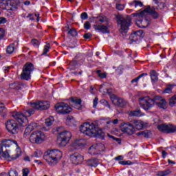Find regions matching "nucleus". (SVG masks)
<instances>
[{"label": "nucleus", "mask_w": 176, "mask_h": 176, "mask_svg": "<svg viewBox=\"0 0 176 176\" xmlns=\"http://www.w3.org/2000/svg\"><path fill=\"white\" fill-rule=\"evenodd\" d=\"M6 129L11 134H17L19 131V124L14 120H8L6 122Z\"/></svg>", "instance_id": "13"}, {"label": "nucleus", "mask_w": 176, "mask_h": 176, "mask_svg": "<svg viewBox=\"0 0 176 176\" xmlns=\"http://www.w3.org/2000/svg\"><path fill=\"white\" fill-rule=\"evenodd\" d=\"M24 86L25 85L20 82H15L10 84V89H13L14 90H21Z\"/></svg>", "instance_id": "23"}, {"label": "nucleus", "mask_w": 176, "mask_h": 176, "mask_svg": "<svg viewBox=\"0 0 176 176\" xmlns=\"http://www.w3.org/2000/svg\"><path fill=\"white\" fill-rule=\"evenodd\" d=\"M63 153L60 150H49L44 153L43 159L49 166H56L61 160Z\"/></svg>", "instance_id": "1"}, {"label": "nucleus", "mask_w": 176, "mask_h": 176, "mask_svg": "<svg viewBox=\"0 0 176 176\" xmlns=\"http://www.w3.org/2000/svg\"><path fill=\"white\" fill-rule=\"evenodd\" d=\"M119 164H122V166H131L133 164V162L131 161H120Z\"/></svg>", "instance_id": "46"}, {"label": "nucleus", "mask_w": 176, "mask_h": 176, "mask_svg": "<svg viewBox=\"0 0 176 176\" xmlns=\"http://www.w3.org/2000/svg\"><path fill=\"white\" fill-rule=\"evenodd\" d=\"M123 159H124L123 155H118L114 158V160L119 161V160H123Z\"/></svg>", "instance_id": "64"}, {"label": "nucleus", "mask_w": 176, "mask_h": 176, "mask_svg": "<svg viewBox=\"0 0 176 176\" xmlns=\"http://www.w3.org/2000/svg\"><path fill=\"white\" fill-rule=\"evenodd\" d=\"M32 44L34 47H38L39 46V41L35 38L32 40Z\"/></svg>", "instance_id": "53"}, {"label": "nucleus", "mask_w": 176, "mask_h": 176, "mask_svg": "<svg viewBox=\"0 0 176 176\" xmlns=\"http://www.w3.org/2000/svg\"><path fill=\"white\" fill-rule=\"evenodd\" d=\"M174 87V85H168L164 90V93H168L170 94V93L173 92V88Z\"/></svg>", "instance_id": "43"}, {"label": "nucleus", "mask_w": 176, "mask_h": 176, "mask_svg": "<svg viewBox=\"0 0 176 176\" xmlns=\"http://www.w3.org/2000/svg\"><path fill=\"white\" fill-rule=\"evenodd\" d=\"M6 52L8 54H12L14 52V43L10 44L6 50Z\"/></svg>", "instance_id": "34"}, {"label": "nucleus", "mask_w": 176, "mask_h": 176, "mask_svg": "<svg viewBox=\"0 0 176 176\" xmlns=\"http://www.w3.org/2000/svg\"><path fill=\"white\" fill-rule=\"evenodd\" d=\"M6 21H8L6 20V18L0 17V24H5V23H6Z\"/></svg>", "instance_id": "63"}, {"label": "nucleus", "mask_w": 176, "mask_h": 176, "mask_svg": "<svg viewBox=\"0 0 176 176\" xmlns=\"http://www.w3.org/2000/svg\"><path fill=\"white\" fill-rule=\"evenodd\" d=\"M61 127L57 128L58 131V144L60 146H65L72 138V133L68 131H63L60 132Z\"/></svg>", "instance_id": "6"}, {"label": "nucleus", "mask_w": 176, "mask_h": 176, "mask_svg": "<svg viewBox=\"0 0 176 176\" xmlns=\"http://www.w3.org/2000/svg\"><path fill=\"white\" fill-rule=\"evenodd\" d=\"M107 135L109 138H111L112 140H113V141H116L118 144H122V140H120L119 138H115L109 134H107Z\"/></svg>", "instance_id": "48"}, {"label": "nucleus", "mask_w": 176, "mask_h": 176, "mask_svg": "<svg viewBox=\"0 0 176 176\" xmlns=\"http://www.w3.org/2000/svg\"><path fill=\"white\" fill-rule=\"evenodd\" d=\"M133 124L134 126L138 129V130H141L144 127V124H142V121L140 120H134L133 121Z\"/></svg>", "instance_id": "28"}, {"label": "nucleus", "mask_w": 176, "mask_h": 176, "mask_svg": "<svg viewBox=\"0 0 176 176\" xmlns=\"http://www.w3.org/2000/svg\"><path fill=\"white\" fill-rule=\"evenodd\" d=\"M133 3L135 4V8H138V6L140 8H142V6H144V3H142V2L140 1L134 0L133 3H131V5H133Z\"/></svg>", "instance_id": "39"}, {"label": "nucleus", "mask_w": 176, "mask_h": 176, "mask_svg": "<svg viewBox=\"0 0 176 176\" xmlns=\"http://www.w3.org/2000/svg\"><path fill=\"white\" fill-rule=\"evenodd\" d=\"M144 76H148V73H143L140 74L138 77H136L135 78L131 80V83H134V82L138 83V80H140L141 78H144Z\"/></svg>", "instance_id": "30"}, {"label": "nucleus", "mask_w": 176, "mask_h": 176, "mask_svg": "<svg viewBox=\"0 0 176 176\" xmlns=\"http://www.w3.org/2000/svg\"><path fill=\"white\" fill-rule=\"evenodd\" d=\"M31 131H32L28 126V127L25 129V132H24V137H28V135H30V133H31Z\"/></svg>", "instance_id": "52"}, {"label": "nucleus", "mask_w": 176, "mask_h": 176, "mask_svg": "<svg viewBox=\"0 0 176 176\" xmlns=\"http://www.w3.org/2000/svg\"><path fill=\"white\" fill-rule=\"evenodd\" d=\"M43 153L40 150H36L34 153L32 155V157H42Z\"/></svg>", "instance_id": "40"}, {"label": "nucleus", "mask_w": 176, "mask_h": 176, "mask_svg": "<svg viewBox=\"0 0 176 176\" xmlns=\"http://www.w3.org/2000/svg\"><path fill=\"white\" fill-rule=\"evenodd\" d=\"M121 131H122V133H126L129 135H132V134H134L135 131L134 126L130 122H124L122 124Z\"/></svg>", "instance_id": "18"}, {"label": "nucleus", "mask_w": 176, "mask_h": 176, "mask_svg": "<svg viewBox=\"0 0 176 176\" xmlns=\"http://www.w3.org/2000/svg\"><path fill=\"white\" fill-rule=\"evenodd\" d=\"M96 19L100 23H105V25H94L93 28L95 31H98L102 34H109V30H108L109 28V19L108 17L107 16H99Z\"/></svg>", "instance_id": "4"}, {"label": "nucleus", "mask_w": 176, "mask_h": 176, "mask_svg": "<svg viewBox=\"0 0 176 176\" xmlns=\"http://www.w3.org/2000/svg\"><path fill=\"white\" fill-rule=\"evenodd\" d=\"M139 23H140L144 28L148 27L149 25V20L145 19L144 20H138Z\"/></svg>", "instance_id": "35"}, {"label": "nucleus", "mask_w": 176, "mask_h": 176, "mask_svg": "<svg viewBox=\"0 0 176 176\" xmlns=\"http://www.w3.org/2000/svg\"><path fill=\"white\" fill-rule=\"evenodd\" d=\"M69 35H71V36H78V32L76 29H70L68 32Z\"/></svg>", "instance_id": "41"}, {"label": "nucleus", "mask_w": 176, "mask_h": 176, "mask_svg": "<svg viewBox=\"0 0 176 176\" xmlns=\"http://www.w3.org/2000/svg\"><path fill=\"white\" fill-rule=\"evenodd\" d=\"M157 129H158L160 131H163L164 133H168V134L176 133V126L171 124H162L161 125H158L157 126Z\"/></svg>", "instance_id": "15"}, {"label": "nucleus", "mask_w": 176, "mask_h": 176, "mask_svg": "<svg viewBox=\"0 0 176 176\" xmlns=\"http://www.w3.org/2000/svg\"><path fill=\"white\" fill-rule=\"evenodd\" d=\"M110 98L113 104L114 105H117V107H120L121 108H124L126 105H127V101L126 100L122 98H118L116 96L115 94H111L110 96Z\"/></svg>", "instance_id": "17"}, {"label": "nucleus", "mask_w": 176, "mask_h": 176, "mask_svg": "<svg viewBox=\"0 0 176 176\" xmlns=\"http://www.w3.org/2000/svg\"><path fill=\"white\" fill-rule=\"evenodd\" d=\"M78 65V62L75 60H72L69 63V66L72 67V68H75Z\"/></svg>", "instance_id": "55"}, {"label": "nucleus", "mask_w": 176, "mask_h": 176, "mask_svg": "<svg viewBox=\"0 0 176 176\" xmlns=\"http://www.w3.org/2000/svg\"><path fill=\"white\" fill-rule=\"evenodd\" d=\"M97 135L98 137H100V138H104V137H105V133L101 129L97 130V125H96V133L95 137Z\"/></svg>", "instance_id": "38"}, {"label": "nucleus", "mask_w": 176, "mask_h": 176, "mask_svg": "<svg viewBox=\"0 0 176 176\" xmlns=\"http://www.w3.org/2000/svg\"><path fill=\"white\" fill-rule=\"evenodd\" d=\"M83 160L82 155L78 153L70 155V160L73 164H80L83 162Z\"/></svg>", "instance_id": "19"}, {"label": "nucleus", "mask_w": 176, "mask_h": 176, "mask_svg": "<svg viewBox=\"0 0 176 176\" xmlns=\"http://www.w3.org/2000/svg\"><path fill=\"white\" fill-rule=\"evenodd\" d=\"M17 145V142L12 140H4L0 143V153L4 159H9V153L8 152V148H10L11 145Z\"/></svg>", "instance_id": "8"}, {"label": "nucleus", "mask_w": 176, "mask_h": 176, "mask_svg": "<svg viewBox=\"0 0 176 176\" xmlns=\"http://www.w3.org/2000/svg\"><path fill=\"white\" fill-rule=\"evenodd\" d=\"M91 36H93V35L90 32L84 34L85 39H91Z\"/></svg>", "instance_id": "57"}, {"label": "nucleus", "mask_w": 176, "mask_h": 176, "mask_svg": "<svg viewBox=\"0 0 176 176\" xmlns=\"http://www.w3.org/2000/svg\"><path fill=\"white\" fill-rule=\"evenodd\" d=\"M26 17L27 19H29V20H31L32 21H34V20H35V17H37V21H39V14H28Z\"/></svg>", "instance_id": "33"}, {"label": "nucleus", "mask_w": 176, "mask_h": 176, "mask_svg": "<svg viewBox=\"0 0 176 176\" xmlns=\"http://www.w3.org/2000/svg\"><path fill=\"white\" fill-rule=\"evenodd\" d=\"M129 116H137V117L142 116V113L141 112V109L140 108H137L135 110L130 111Z\"/></svg>", "instance_id": "26"}, {"label": "nucleus", "mask_w": 176, "mask_h": 176, "mask_svg": "<svg viewBox=\"0 0 176 176\" xmlns=\"http://www.w3.org/2000/svg\"><path fill=\"white\" fill-rule=\"evenodd\" d=\"M148 14H151L154 20H156V19H159V13L156 12V10H155V8H151L150 6L147 7L143 11L139 13L136 12L132 14V16L138 17H145V16H146Z\"/></svg>", "instance_id": "10"}, {"label": "nucleus", "mask_w": 176, "mask_h": 176, "mask_svg": "<svg viewBox=\"0 0 176 176\" xmlns=\"http://www.w3.org/2000/svg\"><path fill=\"white\" fill-rule=\"evenodd\" d=\"M80 131L89 137H96L97 125L94 122H85L80 126Z\"/></svg>", "instance_id": "5"}, {"label": "nucleus", "mask_w": 176, "mask_h": 176, "mask_svg": "<svg viewBox=\"0 0 176 176\" xmlns=\"http://www.w3.org/2000/svg\"><path fill=\"white\" fill-rule=\"evenodd\" d=\"M97 104H98V98H95L93 101V108H97Z\"/></svg>", "instance_id": "59"}, {"label": "nucleus", "mask_w": 176, "mask_h": 176, "mask_svg": "<svg viewBox=\"0 0 176 176\" xmlns=\"http://www.w3.org/2000/svg\"><path fill=\"white\" fill-rule=\"evenodd\" d=\"M144 36V31L138 30L131 34L129 36V40L131 41V43H137L142 41Z\"/></svg>", "instance_id": "16"}, {"label": "nucleus", "mask_w": 176, "mask_h": 176, "mask_svg": "<svg viewBox=\"0 0 176 176\" xmlns=\"http://www.w3.org/2000/svg\"><path fill=\"white\" fill-rule=\"evenodd\" d=\"M32 108L38 109L39 111H45L50 108V102L49 101H40L31 103Z\"/></svg>", "instance_id": "14"}, {"label": "nucleus", "mask_w": 176, "mask_h": 176, "mask_svg": "<svg viewBox=\"0 0 176 176\" xmlns=\"http://www.w3.org/2000/svg\"><path fill=\"white\" fill-rule=\"evenodd\" d=\"M45 140V133L41 131H33L30 137V142L32 144H42Z\"/></svg>", "instance_id": "11"}, {"label": "nucleus", "mask_w": 176, "mask_h": 176, "mask_svg": "<svg viewBox=\"0 0 176 176\" xmlns=\"http://www.w3.org/2000/svg\"><path fill=\"white\" fill-rule=\"evenodd\" d=\"M28 174H30V169L24 168L23 170V176H28Z\"/></svg>", "instance_id": "58"}, {"label": "nucleus", "mask_w": 176, "mask_h": 176, "mask_svg": "<svg viewBox=\"0 0 176 176\" xmlns=\"http://www.w3.org/2000/svg\"><path fill=\"white\" fill-rule=\"evenodd\" d=\"M139 104L143 109L148 111L151 108H153L155 105V98H150L149 96L140 98Z\"/></svg>", "instance_id": "9"}, {"label": "nucleus", "mask_w": 176, "mask_h": 176, "mask_svg": "<svg viewBox=\"0 0 176 176\" xmlns=\"http://www.w3.org/2000/svg\"><path fill=\"white\" fill-rule=\"evenodd\" d=\"M116 8L118 10H123L124 9V5L120 3H116Z\"/></svg>", "instance_id": "49"}, {"label": "nucleus", "mask_w": 176, "mask_h": 176, "mask_svg": "<svg viewBox=\"0 0 176 176\" xmlns=\"http://www.w3.org/2000/svg\"><path fill=\"white\" fill-rule=\"evenodd\" d=\"M97 74L98 76H100V78H107V74L101 73V70H98Z\"/></svg>", "instance_id": "54"}, {"label": "nucleus", "mask_w": 176, "mask_h": 176, "mask_svg": "<svg viewBox=\"0 0 176 176\" xmlns=\"http://www.w3.org/2000/svg\"><path fill=\"white\" fill-rule=\"evenodd\" d=\"M55 109L58 113L61 115H67L72 112V108L68 105V104L65 102H60L55 105Z\"/></svg>", "instance_id": "12"}, {"label": "nucleus", "mask_w": 176, "mask_h": 176, "mask_svg": "<svg viewBox=\"0 0 176 176\" xmlns=\"http://www.w3.org/2000/svg\"><path fill=\"white\" fill-rule=\"evenodd\" d=\"M49 49H50V46H49V45H45L41 56H45V54H47L49 52Z\"/></svg>", "instance_id": "45"}, {"label": "nucleus", "mask_w": 176, "mask_h": 176, "mask_svg": "<svg viewBox=\"0 0 176 176\" xmlns=\"http://www.w3.org/2000/svg\"><path fill=\"white\" fill-rule=\"evenodd\" d=\"M80 19L82 20H87V19H89V15H87V12H82V13H81Z\"/></svg>", "instance_id": "50"}, {"label": "nucleus", "mask_w": 176, "mask_h": 176, "mask_svg": "<svg viewBox=\"0 0 176 176\" xmlns=\"http://www.w3.org/2000/svg\"><path fill=\"white\" fill-rule=\"evenodd\" d=\"M99 164H100V160L98 158L93 157L86 161V165L88 166V167L96 168Z\"/></svg>", "instance_id": "20"}, {"label": "nucleus", "mask_w": 176, "mask_h": 176, "mask_svg": "<svg viewBox=\"0 0 176 176\" xmlns=\"http://www.w3.org/2000/svg\"><path fill=\"white\" fill-rule=\"evenodd\" d=\"M136 135H138V136L142 135V137H144L145 138H149L152 137V133L148 130L140 131L136 133Z\"/></svg>", "instance_id": "24"}, {"label": "nucleus", "mask_w": 176, "mask_h": 176, "mask_svg": "<svg viewBox=\"0 0 176 176\" xmlns=\"http://www.w3.org/2000/svg\"><path fill=\"white\" fill-rule=\"evenodd\" d=\"M54 122V118L53 117H50L45 120V124L49 127L53 124Z\"/></svg>", "instance_id": "36"}, {"label": "nucleus", "mask_w": 176, "mask_h": 176, "mask_svg": "<svg viewBox=\"0 0 176 176\" xmlns=\"http://www.w3.org/2000/svg\"><path fill=\"white\" fill-rule=\"evenodd\" d=\"M170 174H171V170L168 169V170H165L163 171H159L157 173V176H167V175H170Z\"/></svg>", "instance_id": "29"}, {"label": "nucleus", "mask_w": 176, "mask_h": 176, "mask_svg": "<svg viewBox=\"0 0 176 176\" xmlns=\"http://www.w3.org/2000/svg\"><path fill=\"white\" fill-rule=\"evenodd\" d=\"M170 107H175L176 105V94L169 98Z\"/></svg>", "instance_id": "31"}, {"label": "nucleus", "mask_w": 176, "mask_h": 176, "mask_svg": "<svg viewBox=\"0 0 176 176\" xmlns=\"http://www.w3.org/2000/svg\"><path fill=\"white\" fill-rule=\"evenodd\" d=\"M107 123V124H109V123H113V124H118V123H119V120L115 119L113 120H109Z\"/></svg>", "instance_id": "60"}, {"label": "nucleus", "mask_w": 176, "mask_h": 176, "mask_svg": "<svg viewBox=\"0 0 176 176\" xmlns=\"http://www.w3.org/2000/svg\"><path fill=\"white\" fill-rule=\"evenodd\" d=\"M75 146H83V143H82V140H76L74 143Z\"/></svg>", "instance_id": "56"}, {"label": "nucleus", "mask_w": 176, "mask_h": 176, "mask_svg": "<svg viewBox=\"0 0 176 176\" xmlns=\"http://www.w3.org/2000/svg\"><path fill=\"white\" fill-rule=\"evenodd\" d=\"M72 107H73L74 108H75L76 109H79V110H80V109H82V103H80V105L78 104H72Z\"/></svg>", "instance_id": "62"}, {"label": "nucleus", "mask_w": 176, "mask_h": 176, "mask_svg": "<svg viewBox=\"0 0 176 176\" xmlns=\"http://www.w3.org/2000/svg\"><path fill=\"white\" fill-rule=\"evenodd\" d=\"M9 5H10V0H2V1L0 2V9L8 10Z\"/></svg>", "instance_id": "25"}, {"label": "nucleus", "mask_w": 176, "mask_h": 176, "mask_svg": "<svg viewBox=\"0 0 176 176\" xmlns=\"http://www.w3.org/2000/svg\"><path fill=\"white\" fill-rule=\"evenodd\" d=\"M28 127L31 129V131H32L33 130H35V129H36V127H38V124H36V122H32L28 125Z\"/></svg>", "instance_id": "44"}, {"label": "nucleus", "mask_w": 176, "mask_h": 176, "mask_svg": "<svg viewBox=\"0 0 176 176\" xmlns=\"http://www.w3.org/2000/svg\"><path fill=\"white\" fill-rule=\"evenodd\" d=\"M84 28L85 30H90V28H91V24H90V22L85 21L84 23Z\"/></svg>", "instance_id": "51"}, {"label": "nucleus", "mask_w": 176, "mask_h": 176, "mask_svg": "<svg viewBox=\"0 0 176 176\" xmlns=\"http://www.w3.org/2000/svg\"><path fill=\"white\" fill-rule=\"evenodd\" d=\"M34 64L30 62L26 63L23 67L20 78L22 80H30L31 79V74L34 72Z\"/></svg>", "instance_id": "7"}, {"label": "nucleus", "mask_w": 176, "mask_h": 176, "mask_svg": "<svg viewBox=\"0 0 176 176\" xmlns=\"http://www.w3.org/2000/svg\"><path fill=\"white\" fill-rule=\"evenodd\" d=\"M17 9H18L17 4L14 3V2L10 0V4H9L8 10H17Z\"/></svg>", "instance_id": "37"}, {"label": "nucleus", "mask_w": 176, "mask_h": 176, "mask_svg": "<svg viewBox=\"0 0 176 176\" xmlns=\"http://www.w3.org/2000/svg\"><path fill=\"white\" fill-rule=\"evenodd\" d=\"M6 14L8 17H14L16 16L14 10H8Z\"/></svg>", "instance_id": "47"}, {"label": "nucleus", "mask_w": 176, "mask_h": 176, "mask_svg": "<svg viewBox=\"0 0 176 176\" xmlns=\"http://www.w3.org/2000/svg\"><path fill=\"white\" fill-rule=\"evenodd\" d=\"M35 113V110L34 109H30L28 110H25L22 112H14L12 115L13 118L19 122L21 126H27L28 124V118L31 116V115H34Z\"/></svg>", "instance_id": "2"}, {"label": "nucleus", "mask_w": 176, "mask_h": 176, "mask_svg": "<svg viewBox=\"0 0 176 176\" xmlns=\"http://www.w3.org/2000/svg\"><path fill=\"white\" fill-rule=\"evenodd\" d=\"M71 102L72 103V105H75L76 104L80 105V104H82V100L78 99V98H72Z\"/></svg>", "instance_id": "32"}, {"label": "nucleus", "mask_w": 176, "mask_h": 176, "mask_svg": "<svg viewBox=\"0 0 176 176\" xmlns=\"http://www.w3.org/2000/svg\"><path fill=\"white\" fill-rule=\"evenodd\" d=\"M117 23L118 25H120V32L123 35V36H125L126 34H127L130 30V25H131V18L129 16H118L117 17Z\"/></svg>", "instance_id": "3"}, {"label": "nucleus", "mask_w": 176, "mask_h": 176, "mask_svg": "<svg viewBox=\"0 0 176 176\" xmlns=\"http://www.w3.org/2000/svg\"><path fill=\"white\" fill-rule=\"evenodd\" d=\"M155 100V104L159 107V108H162L163 109H166L167 108V102H166V100L161 99L160 100L157 101V97L154 98Z\"/></svg>", "instance_id": "22"}, {"label": "nucleus", "mask_w": 176, "mask_h": 176, "mask_svg": "<svg viewBox=\"0 0 176 176\" xmlns=\"http://www.w3.org/2000/svg\"><path fill=\"white\" fill-rule=\"evenodd\" d=\"M101 151H104V149L102 148V150H100V145H92L89 148V153L90 155H98Z\"/></svg>", "instance_id": "21"}, {"label": "nucleus", "mask_w": 176, "mask_h": 176, "mask_svg": "<svg viewBox=\"0 0 176 176\" xmlns=\"http://www.w3.org/2000/svg\"><path fill=\"white\" fill-rule=\"evenodd\" d=\"M5 36V30L2 28H0V41Z\"/></svg>", "instance_id": "61"}, {"label": "nucleus", "mask_w": 176, "mask_h": 176, "mask_svg": "<svg viewBox=\"0 0 176 176\" xmlns=\"http://www.w3.org/2000/svg\"><path fill=\"white\" fill-rule=\"evenodd\" d=\"M150 76L151 78L152 82H157L159 78L157 77V72H156V71L152 70L150 72Z\"/></svg>", "instance_id": "27"}, {"label": "nucleus", "mask_w": 176, "mask_h": 176, "mask_svg": "<svg viewBox=\"0 0 176 176\" xmlns=\"http://www.w3.org/2000/svg\"><path fill=\"white\" fill-rule=\"evenodd\" d=\"M9 176H19V173H17V170L11 169L8 172Z\"/></svg>", "instance_id": "42"}]
</instances>
